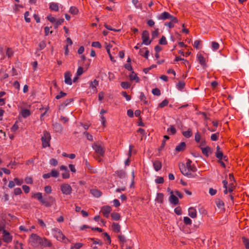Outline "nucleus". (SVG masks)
I'll use <instances>...</instances> for the list:
<instances>
[{
    "label": "nucleus",
    "mask_w": 249,
    "mask_h": 249,
    "mask_svg": "<svg viewBox=\"0 0 249 249\" xmlns=\"http://www.w3.org/2000/svg\"><path fill=\"white\" fill-rule=\"evenodd\" d=\"M92 147L97 155L95 158L98 161H101V157L104 156L105 153V148L104 145L101 142H95L93 144Z\"/></svg>",
    "instance_id": "1"
},
{
    "label": "nucleus",
    "mask_w": 249,
    "mask_h": 249,
    "mask_svg": "<svg viewBox=\"0 0 249 249\" xmlns=\"http://www.w3.org/2000/svg\"><path fill=\"white\" fill-rule=\"evenodd\" d=\"M53 233L55 238L60 242H63L64 243H68L70 242L69 239L63 234L62 232L58 229H54L53 230Z\"/></svg>",
    "instance_id": "2"
},
{
    "label": "nucleus",
    "mask_w": 249,
    "mask_h": 249,
    "mask_svg": "<svg viewBox=\"0 0 249 249\" xmlns=\"http://www.w3.org/2000/svg\"><path fill=\"white\" fill-rule=\"evenodd\" d=\"M41 241H42V238L35 233H32L29 239L30 244L34 248L40 246Z\"/></svg>",
    "instance_id": "3"
},
{
    "label": "nucleus",
    "mask_w": 249,
    "mask_h": 249,
    "mask_svg": "<svg viewBox=\"0 0 249 249\" xmlns=\"http://www.w3.org/2000/svg\"><path fill=\"white\" fill-rule=\"evenodd\" d=\"M51 139L50 133L47 131L43 132V136L41 137L42 145L43 148L49 147L50 146V142Z\"/></svg>",
    "instance_id": "4"
},
{
    "label": "nucleus",
    "mask_w": 249,
    "mask_h": 249,
    "mask_svg": "<svg viewBox=\"0 0 249 249\" xmlns=\"http://www.w3.org/2000/svg\"><path fill=\"white\" fill-rule=\"evenodd\" d=\"M55 201V198L53 196L44 195L40 203L46 207H50Z\"/></svg>",
    "instance_id": "5"
},
{
    "label": "nucleus",
    "mask_w": 249,
    "mask_h": 249,
    "mask_svg": "<svg viewBox=\"0 0 249 249\" xmlns=\"http://www.w3.org/2000/svg\"><path fill=\"white\" fill-rule=\"evenodd\" d=\"M62 193L65 195H70L72 192V188L70 185L67 183L62 184L60 186Z\"/></svg>",
    "instance_id": "6"
},
{
    "label": "nucleus",
    "mask_w": 249,
    "mask_h": 249,
    "mask_svg": "<svg viewBox=\"0 0 249 249\" xmlns=\"http://www.w3.org/2000/svg\"><path fill=\"white\" fill-rule=\"evenodd\" d=\"M142 44L148 45L151 43V40H149V33L148 31L144 30L142 32Z\"/></svg>",
    "instance_id": "7"
},
{
    "label": "nucleus",
    "mask_w": 249,
    "mask_h": 249,
    "mask_svg": "<svg viewBox=\"0 0 249 249\" xmlns=\"http://www.w3.org/2000/svg\"><path fill=\"white\" fill-rule=\"evenodd\" d=\"M112 211V208L109 206H104L101 208V213H103L104 216L106 218H108L109 213Z\"/></svg>",
    "instance_id": "8"
},
{
    "label": "nucleus",
    "mask_w": 249,
    "mask_h": 249,
    "mask_svg": "<svg viewBox=\"0 0 249 249\" xmlns=\"http://www.w3.org/2000/svg\"><path fill=\"white\" fill-rule=\"evenodd\" d=\"M3 241L5 243H10L12 240V236L10 235V233L7 231L5 230H3Z\"/></svg>",
    "instance_id": "9"
},
{
    "label": "nucleus",
    "mask_w": 249,
    "mask_h": 249,
    "mask_svg": "<svg viewBox=\"0 0 249 249\" xmlns=\"http://www.w3.org/2000/svg\"><path fill=\"white\" fill-rule=\"evenodd\" d=\"M60 169L62 171H64V172L62 174V176L63 178L67 179L70 178V175L67 166L65 165H61L60 167Z\"/></svg>",
    "instance_id": "10"
},
{
    "label": "nucleus",
    "mask_w": 249,
    "mask_h": 249,
    "mask_svg": "<svg viewBox=\"0 0 249 249\" xmlns=\"http://www.w3.org/2000/svg\"><path fill=\"white\" fill-rule=\"evenodd\" d=\"M65 83L69 85L72 84V80L71 79V74L70 71H67L65 73Z\"/></svg>",
    "instance_id": "11"
},
{
    "label": "nucleus",
    "mask_w": 249,
    "mask_h": 249,
    "mask_svg": "<svg viewBox=\"0 0 249 249\" xmlns=\"http://www.w3.org/2000/svg\"><path fill=\"white\" fill-rule=\"evenodd\" d=\"M202 154L206 157H208L212 153V150L210 147L207 146L201 149Z\"/></svg>",
    "instance_id": "12"
},
{
    "label": "nucleus",
    "mask_w": 249,
    "mask_h": 249,
    "mask_svg": "<svg viewBox=\"0 0 249 249\" xmlns=\"http://www.w3.org/2000/svg\"><path fill=\"white\" fill-rule=\"evenodd\" d=\"M186 167L189 169L190 171L196 172L197 171V168L194 165H192V161L188 160L186 163Z\"/></svg>",
    "instance_id": "13"
},
{
    "label": "nucleus",
    "mask_w": 249,
    "mask_h": 249,
    "mask_svg": "<svg viewBox=\"0 0 249 249\" xmlns=\"http://www.w3.org/2000/svg\"><path fill=\"white\" fill-rule=\"evenodd\" d=\"M170 15L168 12H164L160 14L159 16L158 17V19L160 20H166L167 19H169L170 18Z\"/></svg>",
    "instance_id": "14"
},
{
    "label": "nucleus",
    "mask_w": 249,
    "mask_h": 249,
    "mask_svg": "<svg viewBox=\"0 0 249 249\" xmlns=\"http://www.w3.org/2000/svg\"><path fill=\"white\" fill-rule=\"evenodd\" d=\"M188 215L192 218H195L196 217V210L193 207H191L188 210Z\"/></svg>",
    "instance_id": "15"
},
{
    "label": "nucleus",
    "mask_w": 249,
    "mask_h": 249,
    "mask_svg": "<svg viewBox=\"0 0 249 249\" xmlns=\"http://www.w3.org/2000/svg\"><path fill=\"white\" fill-rule=\"evenodd\" d=\"M172 194L173 192H171V195L169 197V201L172 204L177 205L178 203V199L176 196H175Z\"/></svg>",
    "instance_id": "16"
},
{
    "label": "nucleus",
    "mask_w": 249,
    "mask_h": 249,
    "mask_svg": "<svg viewBox=\"0 0 249 249\" xmlns=\"http://www.w3.org/2000/svg\"><path fill=\"white\" fill-rule=\"evenodd\" d=\"M223 152L221 150V148L219 146H216V151L215 152L216 157L220 160H222L223 158Z\"/></svg>",
    "instance_id": "17"
},
{
    "label": "nucleus",
    "mask_w": 249,
    "mask_h": 249,
    "mask_svg": "<svg viewBox=\"0 0 249 249\" xmlns=\"http://www.w3.org/2000/svg\"><path fill=\"white\" fill-rule=\"evenodd\" d=\"M42 241L41 242L40 246H42L44 247H50L52 246V244L50 240L46 238H42Z\"/></svg>",
    "instance_id": "18"
},
{
    "label": "nucleus",
    "mask_w": 249,
    "mask_h": 249,
    "mask_svg": "<svg viewBox=\"0 0 249 249\" xmlns=\"http://www.w3.org/2000/svg\"><path fill=\"white\" fill-rule=\"evenodd\" d=\"M197 60L199 63L203 67L206 66V63L205 62V58L201 54H198L197 55Z\"/></svg>",
    "instance_id": "19"
},
{
    "label": "nucleus",
    "mask_w": 249,
    "mask_h": 249,
    "mask_svg": "<svg viewBox=\"0 0 249 249\" xmlns=\"http://www.w3.org/2000/svg\"><path fill=\"white\" fill-rule=\"evenodd\" d=\"M186 147V143L185 142H181L178 145H177L175 148V150L179 152L184 150Z\"/></svg>",
    "instance_id": "20"
},
{
    "label": "nucleus",
    "mask_w": 249,
    "mask_h": 249,
    "mask_svg": "<svg viewBox=\"0 0 249 249\" xmlns=\"http://www.w3.org/2000/svg\"><path fill=\"white\" fill-rule=\"evenodd\" d=\"M153 165L154 169L156 171H158L161 168V163L159 160H156L153 162Z\"/></svg>",
    "instance_id": "21"
},
{
    "label": "nucleus",
    "mask_w": 249,
    "mask_h": 249,
    "mask_svg": "<svg viewBox=\"0 0 249 249\" xmlns=\"http://www.w3.org/2000/svg\"><path fill=\"white\" fill-rule=\"evenodd\" d=\"M112 228L114 232L118 233L121 231L120 225L117 223H113L112 225Z\"/></svg>",
    "instance_id": "22"
},
{
    "label": "nucleus",
    "mask_w": 249,
    "mask_h": 249,
    "mask_svg": "<svg viewBox=\"0 0 249 249\" xmlns=\"http://www.w3.org/2000/svg\"><path fill=\"white\" fill-rule=\"evenodd\" d=\"M130 80H135L136 82L138 83L140 81V78L137 76L136 73L133 71H132L131 74L129 76Z\"/></svg>",
    "instance_id": "23"
},
{
    "label": "nucleus",
    "mask_w": 249,
    "mask_h": 249,
    "mask_svg": "<svg viewBox=\"0 0 249 249\" xmlns=\"http://www.w3.org/2000/svg\"><path fill=\"white\" fill-rule=\"evenodd\" d=\"M182 135L186 138H189L193 135L192 130L191 128H188L187 131L182 132Z\"/></svg>",
    "instance_id": "24"
},
{
    "label": "nucleus",
    "mask_w": 249,
    "mask_h": 249,
    "mask_svg": "<svg viewBox=\"0 0 249 249\" xmlns=\"http://www.w3.org/2000/svg\"><path fill=\"white\" fill-rule=\"evenodd\" d=\"M98 85V81L96 79H94L91 81L89 84V87L92 88L94 91H97L96 86Z\"/></svg>",
    "instance_id": "25"
},
{
    "label": "nucleus",
    "mask_w": 249,
    "mask_h": 249,
    "mask_svg": "<svg viewBox=\"0 0 249 249\" xmlns=\"http://www.w3.org/2000/svg\"><path fill=\"white\" fill-rule=\"evenodd\" d=\"M91 194L95 197H99L101 196L102 193L97 189H92L90 190Z\"/></svg>",
    "instance_id": "26"
},
{
    "label": "nucleus",
    "mask_w": 249,
    "mask_h": 249,
    "mask_svg": "<svg viewBox=\"0 0 249 249\" xmlns=\"http://www.w3.org/2000/svg\"><path fill=\"white\" fill-rule=\"evenodd\" d=\"M21 115L23 118H27L31 114L30 110L27 109H22L21 111Z\"/></svg>",
    "instance_id": "27"
},
{
    "label": "nucleus",
    "mask_w": 249,
    "mask_h": 249,
    "mask_svg": "<svg viewBox=\"0 0 249 249\" xmlns=\"http://www.w3.org/2000/svg\"><path fill=\"white\" fill-rule=\"evenodd\" d=\"M50 8L53 11H57L59 9L58 4L57 3L52 2L50 4Z\"/></svg>",
    "instance_id": "28"
},
{
    "label": "nucleus",
    "mask_w": 249,
    "mask_h": 249,
    "mask_svg": "<svg viewBox=\"0 0 249 249\" xmlns=\"http://www.w3.org/2000/svg\"><path fill=\"white\" fill-rule=\"evenodd\" d=\"M164 195L162 193H158L156 198V201L160 203H162L163 201Z\"/></svg>",
    "instance_id": "29"
},
{
    "label": "nucleus",
    "mask_w": 249,
    "mask_h": 249,
    "mask_svg": "<svg viewBox=\"0 0 249 249\" xmlns=\"http://www.w3.org/2000/svg\"><path fill=\"white\" fill-rule=\"evenodd\" d=\"M180 170L182 174L185 176H186L188 172L190 171L189 169H188V168L184 165H183L182 167H180Z\"/></svg>",
    "instance_id": "30"
},
{
    "label": "nucleus",
    "mask_w": 249,
    "mask_h": 249,
    "mask_svg": "<svg viewBox=\"0 0 249 249\" xmlns=\"http://www.w3.org/2000/svg\"><path fill=\"white\" fill-rule=\"evenodd\" d=\"M116 174L120 178L123 179L126 177V173L123 170L117 171Z\"/></svg>",
    "instance_id": "31"
},
{
    "label": "nucleus",
    "mask_w": 249,
    "mask_h": 249,
    "mask_svg": "<svg viewBox=\"0 0 249 249\" xmlns=\"http://www.w3.org/2000/svg\"><path fill=\"white\" fill-rule=\"evenodd\" d=\"M89 240L92 241L93 244H98L100 246H102L103 244L102 241L100 239H95L94 238H89Z\"/></svg>",
    "instance_id": "32"
},
{
    "label": "nucleus",
    "mask_w": 249,
    "mask_h": 249,
    "mask_svg": "<svg viewBox=\"0 0 249 249\" xmlns=\"http://www.w3.org/2000/svg\"><path fill=\"white\" fill-rule=\"evenodd\" d=\"M111 216L112 217V219L113 220H116V221L119 220L121 218L120 214L118 213H112L111 214Z\"/></svg>",
    "instance_id": "33"
},
{
    "label": "nucleus",
    "mask_w": 249,
    "mask_h": 249,
    "mask_svg": "<svg viewBox=\"0 0 249 249\" xmlns=\"http://www.w3.org/2000/svg\"><path fill=\"white\" fill-rule=\"evenodd\" d=\"M242 241L246 249H249V240L245 237H243Z\"/></svg>",
    "instance_id": "34"
},
{
    "label": "nucleus",
    "mask_w": 249,
    "mask_h": 249,
    "mask_svg": "<svg viewBox=\"0 0 249 249\" xmlns=\"http://www.w3.org/2000/svg\"><path fill=\"white\" fill-rule=\"evenodd\" d=\"M140 99L141 101H143L145 104H148V102L146 100V97L143 92H141L140 95Z\"/></svg>",
    "instance_id": "35"
},
{
    "label": "nucleus",
    "mask_w": 249,
    "mask_h": 249,
    "mask_svg": "<svg viewBox=\"0 0 249 249\" xmlns=\"http://www.w3.org/2000/svg\"><path fill=\"white\" fill-rule=\"evenodd\" d=\"M69 12L71 14L76 15L78 13V9L75 6H71Z\"/></svg>",
    "instance_id": "36"
},
{
    "label": "nucleus",
    "mask_w": 249,
    "mask_h": 249,
    "mask_svg": "<svg viewBox=\"0 0 249 249\" xmlns=\"http://www.w3.org/2000/svg\"><path fill=\"white\" fill-rule=\"evenodd\" d=\"M201 137L200 134L199 132H197L195 133V140L197 143H199L200 142V141L201 140Z\"/></svg>",
    "instance_id": "37"
},
{
    "label": "nucleus",
    "mask_w": 249,
    "mask_h": 249,
    "mask_svg": "<svg viewBox=\"0 0 249 249\" xmlns=\"http://www.w3.org/2000/svg\"><path fill=\"white\" fill-rule=\"evenodd\" d=\"M33 197L36 198L38 201H39L40 202H41L43 198L42 194L41 193H36L33 196Z\"/></svg>",
    "instance_id": "38"
},
{
    "label": "nucleus",
    "mask_w": 249,
    "mask_h": 249,
    "mask_svg": "<svg viewBox=\"0 0 249 249\" xmlns=\"http://www.w3.org/2000/svg\"><path fill=\"white\" fill-rule=\"evenodd\" d=\"M215 203L217 207H218L219 208H221L224 206V202L222 200H220V199H217L215 201Z\"/></svg>",
    "instance_id": "39"
},
{
    "label": "nucleus",
    "mask_w": 249,
    "mask_h": 249,
    "mask_svg": "<svg viewBox=\"0 0 249 249\" xmlns=\"http://www.w3.org/2000/svg\"><path fill=\"white\" fill-rule=\"evenodd\" d=\"M53 128L56 131H59L61 130V125L59 123H55L53 124Z\"/></svg>",
    "instance_id": "40"
},
{
    "label": "nucleus",
    "mask_w": 249,
    "mask_h": 249,
    "mask_svg": "<svg viewBox=\"0 0 249 249\" xmlns=\"http://www.w3.org/2000/svg\"><path fill=\"white\" fill-rule=\"evenodd\" d=\"M219 44L215 41H213L212 42V48L213 51H216L219 49Z\"/></svg>",
    "instance_id": "41"
},
{
    "label": "nucleus",
    "mask_w": 249,
    "mask_h": 249,
    "mask_svg": "<svg viewBox=\"0 0 249 249\" xmlns=\"http://www.w3.org/2000/svg\"><path fill=\"white\" fill-rule=\"evenodd\" d=\"M46 45L45 41H41L38 44V49L39 50H43V49H44L46 47Z\"/></svg>",
    "instance_id": "42"
},
{
    "label": "nucleus",
    "mask_w": 249,
    "mask_h": 249,
    "mask_svg": "<svg viewBox=\"0 0 249 249\" xmlns=\"http://www.w3.org/2000/svg\"><path fill=\"white\" fill-rule=\"evenodd\" d=\"M169 103V101L167 99L164 100L161 103L159 104V107L163 108L164 107L166 106Z\"/></svg>",
    "instance_id": "43"
},
{
    "label": "nucleus",
    "mask_w": 249,
    "mask_h": 249,
    "mask_svg": "<svg viewBox=\"0 0 249 249\" xmlns=\"http://www.w3.org/2000/svg\"><path fill=\"white\" fill-rule=\"evenodd\" d=\"M177 89L180 90L185 87V83L183 82L179 81L176 85Z\"/></svg>",
    "instance_id": "44"
},
{
    "label": "nucleus",
    "mask_w": 249,
    "mask_h": 249,
    "mask_svg": "<svg viewBox=\"0 0 249 249\" xmlns=\"http://www.w3.org/2000/svg\"><path fill=\"white\" fill-rule=\"evenodd\" d=\"M50 173L52 177L57 178L59 176V172L55 169H53Z\"/></svg>",
    "instance_id": "45"
},
{
    "label": "nucleus",
    "mask_w": 249,
    "mask_h": 249,
    "mask_svg": "<svg viewBox=\"0 0 249 249\" xmlns=\"http://www.w3.org/2000/svg\"><path fill=\"white\" fill-rule=\"evenodd\" d=\"M130 85L128 82H122L121 83V86L124 89H127L129 88Z\"/></svg>",
    "instance_id": "46"
},
{
    "label": "nucleus",
    "mask_w": 249,
    "mask_h": 249,
    "mask_svg": "<svg viewBox=\"0 0 249 249\" xmlns=\"http://www.w3.org/2000/svg\"><path fill=\"white\" fill-rule=\"evenodd\" d=\"M152 93L156 96H160L161 94L160 91L158 88L153 89L152 90Z\"/></svg>",
    "instance_id": "47"
},
{
    "label": "nucleus",
    "mask_w": 249,
    "mask_h": 249,
    "mask_svg": "<svg viewBox=\"0 0 249 249\" xmlns=\"http://www.w3.org/2000/svg\"><path fill=\"white\" fill-rule=\"evenodd\" d=\"M219 136V133L217 132L214 134H213L211 136V139L213 141H216L217 140Z\"/></svg>",
    "instance_id": "48"
},
{
    "label": "nucleus",
    "mask_w": 249,
    "mask_h": 249,
    "mask_svg": "<svg viewBox=\"0 0 249 249\" xmlns=\"http://www.w3.org/2000/svg\"><path fill=\"white\" fill-rule=\"evenodd\" d=\"M183 221L186 225H191L192 220L188 217L185 216L183 218Z\"/></svg>",
    "instance_id": "49"
},
{
    "label": "nucleus",
    "mask_w": 249,
    "mask_h": 249,
    "mask_svg": "<svg viewBox=\"0 0 249 249\" xmlns=\"http://www.w3.org/2000/svg\"><path fill=\"white\" fill-rule=\"evenodd\" d=\"M18 122L16 121L14 125L11 128V131L12 132H15L19 128L18 125L17 124Z\"/></svg>",
    "instance_id": "50"
},
{
    "label": "nucleus",
    "mask_w": 249,
    "mask_h": 249,
    "mask_svg": "<svg viewBox=\"0 0 249 249\" xmlns=\"http://www.w3.org/2000/svg\"><path fill=\"white\" fill-rule=\"evenodd\" d=\"M23 244L21 243H19L18 241L16 242V245L15 246V249H23Z\"/></svg>",
    "instance_id": "51"
},
{
    "label": "nucleus",
    "mask_w": 249,
    "mask_h": 249,
    "mask_svg": "<svg viewBox=\"0 0 249 249\" xmlns=\"http://www.w3.org/2000/svg\"><path fill=\"white\" fill-rule=\"evenodd\" d=\"M50 164L53 166H56L58 164V161L55 159H51L49 161Z\"/></svg>",
    "instance_id": "52"
},
{
    "label": "nucleus",
    "mask_w": 249,
    "mask_h": 249,
    "mask_svg": "<svg viewBox=\"0 0 249 249\" xmlns=\"http://www.w3.org/2000/svg\"><path fill=\"white\" fill-rule=\"evenodd\" d=\"M6 54L8 57H11L13 55V51L11 48H8L7 49Z\"/></svg>",
    "instance_id": "53"
},
{
    "label": "nucleus",
    "mask_w": 249,
    "mask_h": 249,
    "mask_svg": "<svg viewBox=\"0 0 249 249\" xmlns=\"http://www.w3.org/2000/svg\"><path fill=\"white\" fill-rule=\"evenodd\" d=\"M67 94L63 91H60L58 94L55 96L56 99H59L62 97L66 96Z\"/></svg>",
    "instance_id": "54"
},
{
    "label": "nucleus",
    "mask_w": 249,
    "mask_h": 249,
    "mask_svg": "<svg viewBox=\"0 0 249 249\" xmlns=\"http://www.w3.org/2000/svg\"><path fill=\"white\" fill-rule=\"evenodd\" d=\"M159 43L161 45H166L167 42L166 41V37L164 36H162L159 41Z\"/></svg>",
    "instance_id": "55"
},
{
    "label": "nucleus",
    "mask_w": 249,
    "mask_h": 249,
    "mask_svg": "<svg viewBox=\"0 0 249 249\" xmlns=\"http://www.w3.org/2000/svg\"><path fill=\"white\" fill-rule=\"evenodd\" d=\"M91 46L93 47L97 48H101L102 46L101 43L98 41L93 42L91 44Z\"/></svg>",
    "instance_id": "56"
},
{
    "label": "nucleus",
    "mask_w": 249,
    "mask_h": 249,
    "mask_svg": "<svg viewBox=\"0 0 249 249\" xmlns=\"http://www.w3.org/2000/svg\"><path fill=\"white\" fill-rule=\"evenodd\" d=\"M200 144L199 145V147L201 149L202 148H204L203 146H205L206 144V142L204 139L202 138L200 142H199Z\"/></svg>",
    "instance_id": "57"
},
{
    "label": "nucleus",
    "mask_w": 249,
    "mask_h": 249,
    "mask_svg": "<svg viewBox=\"0 0 249 249\" xmlns=\"http://www.w3.org/2000/svg\"><path fill=\"white\" fill-rule=\"evenodd\" d=\"M163 182H164V179L161 177H158L155 179V182L157 184H161V183H163Z\"/></svg>",
    "instance_id": "58"
},
{
    "label": "nucleus",
    "mask_w": 249,
    "mask_h": 249,
    "mask_svg": "<svg viewBox=\"0 0 249 249\" xmlns=\"http://www.w3.org/2000/svg\"><path fill=\"white\" fill-rule=\"evenodd\" d=\"M159 34V29H157L152 33V38L154 39L158 36Z\"/></svg>",
    "instance_id": "59"
},
{
    "label": "nucleus",
    "mask_w": 249,
    "mask_h": 249,
    "mask_svg": "<svg viewBox=\"0 0 249 249\" xmlns=\"http://www.w3.org/2000/svg\"><path fill=\"white\" fill-rule=\"evenodd\" d=\"M122 96L125 98L127 101H130L131 100V97L130 95H128L125 91H122L121 93Z\"/></svg>",
    "instance_id": "60"
},
{
    "label": "nucleus",
    "mask_w": 249,
    "mask_h": 249,
    "mask_svg": "<svg viewBox=\"0 0 249 249\" xmlns=\"http://www.w3.org/2000/svg\"><path fill=\"white\" fill-rule=\"evenodd\" d=\"M14 182L17 185H21L23 183V180L18 178H15Z\"/></svg>",
    "instance_id": "61"
},
{
    "label": "nucleus",
    "mask_w": 249,
    "mask_h": 249,
    "mask_svg": "<svg viewBox=\"0 0 249 249\" xmlns=\"http://www.w3.org/2000/svg\"><path fill=\"white\" fill-rule=\"evenodd\" d=\"M29 16V12L27 11L24 14V18L26 22L29 23L31 21V19L28 18Z\"/></svg>",
    "instance_id": "62"
},
{
    "label": "nucleus",
    "mask_w": 249,
    "mask_h": 249,
    "mask_svg": "<svg viewBox=\"0 0 249 249\" xmlns=\"http://www.w3.org/2000/svg\"><path fill=\"white\" fill-rule=\"evenodd\" d=\"M84 135H85L86 136V138L87 139L90 141H93V137L91 135L89 134L88 132H85L84 133Z\"/></svg>",
    "instance_id": "63"
},
{
    "label": "nucleus",
    "mask_w": 249,
    "mask_h": 249,
    "mask_svg": "<svg viewBox=\"0 0 249 249\" xmlns=\"http://www.w3.org/2000/svg\"><path fill=\"white\" fill-rule=\"evenodd\" d=\"M174 212L177 215H181L182 213L181 209L180 207H178L176 208L174 210Z\"/></svg>",
    "instance_id": "64"
}]
</instances>
